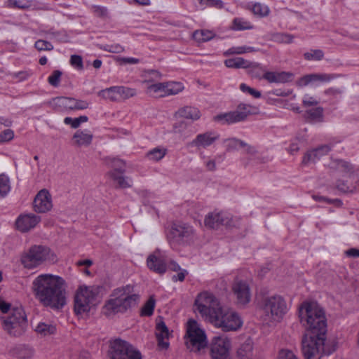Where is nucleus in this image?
Instances as JSON below:
<instances>
[{"instance_id": "f257e3e1", "label": "nucleus", "mask_w": 359, "mask_h": 359, "mask_svg": "<svg viewBox=\"0 0 359 359\" xmlns=\"http://www.w3.org/2000/svg\"><path fill=\"white\" fill-rule=\"evenodd\" d=\"M36 299L44 306L59 310L67 304L65 280L60 276L41 274L32 283Z\"/></svg>"}, {"instance_id": "f03ea898", "label": "nucleus", "mask_w": 359, "mask_h": 359, "mask_svg": "<svg viewBox=\"0 0 359 359\" xmlns=\"http://www.w3.org/2000/svg\"><path fill=\"white\" fill-rule=\"evenodd\" d=\"M299 317L307 334L326 335L327 319L323 309L316 302H304L299 307Z\"/></svg>"}, {"instance_id": "7ed1b4c3", "label": "nucleus", "mask_w": 359, "mask_h": 359, "mask_svg": "<svg viewBox=\"0 0 359 359\" xmlns=\"http://www.w3.org/2000/svg\"><path fill=\"white\" fill-rule=\"evenodd\" d=\"M133 287L128 285L114 290L111 298L106 302L104 308L110 313H124L136 306L139 296L133 294Z\"/></svg>"}, {"instance_id": "20e7f679", "label": "nucleus", "mask_w": 359, "mask_h": 359, "mask_svg": "<svg viewBox=\"0 0 359 359\" xmlns=\"http://www.w3.org/2000/svg\"><path fill=\"white\" fill-rule=\"evenodd\" d=\"M260 309L261 318L269 324L280 322L287 311V305L283 297L274 294L262 299Z\"/></svg>"}, {"instance_id": "39448f33", "label": "nucleus", "mask_w": 359, "mask_h": 359, "mask_svg": "<svg viewBox=\"0 0 359 359\" xmlns=\"http://www.w3.org/2000/svg\"><path fill=\"white\" fill-rule=\"evenodd\" d=\"M326 335L306 333L302 340V352L305 359H320L322 355H330L335 347H328L325 344Z\"/></svg>"}, {"instance_id": "423d86ee", "label": "nucleus", "mask_w": 359, "mask_h": 359, "mask_svg": "<svg viewBox=\"0 0 359 359\" xmlns=\"http://www.w3.org/2000/svg\"><path fill=\"white\" fill-rule=\"evenodd\" d=\"M102 287L100 286H80L75 292L74 299V311L75 313L82 315L90 312L92 306L99 295Z\"/></svg>"}, {"instance_id": "0eeeda50", "label": "nucleus", "mask_w": 359, "mask_h": 359, "mask_svg": "<svg viewBox=\"0 0 359 359\" xmlns=\"http://www.w3.org/2000/svg\"><path fill=\"white\" fill-rule=\"evenodd\" d=\"M194 306L201 317L209 323L222 306L219 299L212 293L208 291L202 292L197 295Z\"/></svg>"}, {"instance_id": "6e6552de", "label": "nucleus", "mask_w": 359, "mask_h": 359, "mask_svg": "<svg viewBox=\"0 0 359 359\" xmlns=\"http://www.w3.org/2000/svg\"><path fill=\"white\" fill-rule=\"evenodd\" d=\"M55 256L50 249L42 245H34L25 252L21 257V262L27 269H34L46 261H54Z\"/></svg>"}, {"instance_id": "1a4fd4ad", "label": "nucleus", "mask_w": 359, "mask_h": 359, "mask_svg": "<svg viewBox=\"0 0 359 359\" xmlns=\"http://www.w3.org/2000/svg\"><path fill=\"white\" fill-rule=\"evenodd\" d=\"M109 359H142L141 352L128 341L116 338L109 342Z\"/></svg>"}, {"instance_id": "9d476101", "label": "nucleus", "mask_w": 359, "mask_h": 359, "mask_svg": "<svg viewBox=\"0 0 359 359\" xmlns=\"http://www.w3.org/2000/svg\"><path fill=\"white\" fill-rule=\"evenodd\" d=\"M210 323L224 332L236 331L243 325L241 318L237 312L223 306Z\"/></svg>"}, {"instance_id": "9b49d317", "label": "nucleus", "mask_w": 359, "mask_h": 359, "mask_svg": "<svg viewBox=\"0 0 359 359\" xmlns=\"http://www.w3.org/2000/svg\"><path fill=\"white\" fill-rule=\"evenodd\" d=\"M187 348L191 351L201 354L207 348L208 341L203 330L199 327L198 323L190 319L187 327Z\"/></svg>"}, {"instance_id": "f8f14e48", "label": "nucleus", "mask_w": 359, "mask_h": 359, "mask_svg": "<svg viewBox=\"0 0 359 359\" xmlns=\"http://www.w3.org/2000/svg\"><path fill=\"white\" fill-rule=\"evenodd\" d=\"M194 233V229L189 224L175 222L167 232V238L171 245H184L193 239Z\"/></svg>"}, {"instance_id": "ddd939ff", "label": "nucleus", "mask_w": 359, "mask_h": 359, "mask_svg": "<svg viewBox=\"0 0 359 359\" xmlns=\"http://www.w3.org/2000/svg\"><path fill=\"white\" fill-rule=\"evenodd\" d=\"M258 113V109L250 104L241 103L238 105L236 110L219 114L214 116L215 121L222 122V124H232L245 121L250 114Z\"/></svg>"}, {"instance_id": "4468645a", "label": "nucleus", "mask_w": 359, "mask_h": 359, "mask_svg": "<svg viewBox=\"0 0 359 359\" xmlns=\"http://www.w3.org/2000/svg\"><path fill=\"white\" fill-rule=\"evenodd\" d=\"M231 341L226 337H214L210 344L211 359H231Z\"/></svg>"}, {"instance_id": "2eb2a0df", "label": "nucleus", "mask_w": 359, "mask_h": 359, "mask_svg": "<svg viewBox=\"0 0 359 359\" xmlns=\"http://www.w3.org/2000/svg\"><path fill=\"white\" fill-rule=\"evenodd\" d=\"M51 104L55 111H62L64 109L79 110L85 109L88 107L89 104L81 100H76L68 97H57L52 100Z\"/></svg>"}, {"instance_id": "dca6fc26", "label": "nucleus", "mask_w": 359, "mask_h": 359, "mask_svg": "<svg viewBox=\"0 0 359 359\" xmlns=\"http://www.w3.org/2000/svg\"><path fill=\"white\" fill-rule=\"evenodd\" d=\"M33 205L34 211L39 213H45L50 210L53 203L50 192L46 189L39 191L34 199Z\"/></svg>"}, {"instance_id": "f3484780", "label": "nucleus", "mask_w": 359, "mask_h": 359, "mask_svg": "<svg viewBox=\"0 0 359 359\" xmlns=\"http://www.w3.org/2000/svg\"><path fill=\"white\" fill-rule=\"evenodd\" d=\"M232 290L236 297L238 304L245 305L250 302V288L247 282L243 280L235 281L232 286Z\"/></svg>"}, {"instance_id": "a211bd4d", "label": "nucleus", "mask_w": 359, "mask_h": 359, "mask_svg": "<svg viewBox=\"0 0 359 359\" xmlns=\"http://www.w3.org/2000/svg\"><path fill=\"white\" fill-rule=\"evenodd\" d=\"M41 222V217L32 213L20 215L15 221L18 231L26 233L34 229Z\"/></svg>"}, {"instance_id": "6ab92c4d", "label": "nucleus", "mask_w": 359, "mask_h": 359, "mask_svg": "<svg viewBox=\"0 0 359 359\" xmlns=\"http://www.w3.org/2000/svg\"><path fill=\"white\" fill-rule=\"evenodd\" d=\"M161 252L156 250L154 254L147 257V264L149 269L157 273L163 274L167 269V264L165 260L161 257Z\"/></svg>"}, {"instance_id": "aec40b11", "label": "nucleus", "mask_w": 359, "mask_h": 359, "mask_svg": "<svg viewBox=\"0 0 359 359\" xmlns=\"http://www.w3.org/2000/svg\"><path fill=\"white\" fill-rule=\"evenodd\" d=\"M331 145L323 144L307 151L303 157L302 164L306 165L309 163H316L321 157L327 155L331 151Z\"/></svg>"}, {"instance_id": "412c9836", "label": "nucleus", "mask_w": 359, "mask_h": 359, "mask_svg": "<svg viewBox=\"0 0 359 359\" xmlns=\"http://www.w3.org/2000/svg\"><path fill=\"white\" fill-rule=\"evenodd\" d=\"M218 138L219 136L215 135L214 133L207 132L205 133L198 134L196 138L189 143V145L200 149L201 148H205L210 146Z\"/></svg>"}, {"instance_id": "4be33fe9", "label": "nucleus", "mask_w": 359, "mask_h": 359, "mask_svg": "<svg viewBox=\"0 0 359 359\" xmlns=\"http://www.w3.org/2000/svg\"><path fill=\"white\" fill-rule=\"evenodd\" d=\"M155 334L158 346L167 349L169 347V343L165 340L168 339L170 332L164 321L160 320L156 323Z\"/></svg>"}, {"instance_id": "5701e85b", "label": "nucleus", "mask_w": 359, "mask_h": 359, "mask_svg": "<svg viewBox=\"0 0 359 359\" xmlns=\"http://www.w3.org/2000/svg\"><path fill=\"white\" fill-rule=\"evenodd\" d=\"M205 225L210 229H217L221 225H228L229 219L222 213L210 212L205 218Z\"/></svg>"}, {"instance_id": "b1692460", "label": "nucleus", "mask_w": 359, "mask_h": 359, "mask_svg": "<svg viewBox=\"0 0 359 359\" xmlns=\"http://www.w3.org/2000/svg\"><path fill=\"white\" fill-rule=\"evenodd\" d=\"M262 77L269 83H287L292 79L293 74L286 72H267L266 70Z\"/></svg>"}, {"instance_id": "393cba45", "label": "nucleus", "mask_w": 359, "mask_h": 359, "mask_svg": "<svg viewBox=\"0 0 359 359\" xmlns=\"http://www.w3.org/2000/svg\"><path fill=\"white\" fill-rule=\"evenodd\" d=\"M3 327L4 330L6 331L9 335L18 337L25 332L27 327V320L25 319L24 322L20 320L18 322V323L9 322L8 325H5Z\"/></svg>"}, {"instance_id": "a878e982", "label": "nucleus", "mask_w": 359, "mask_h": 359, "mask_svg": "<svg viewBox=\"0 0 359 359\" xmlns=\"http://www.w3.org/2000/svg\"><path fill=\"white\" fill-rule=\"evenodd\" d=\"M124 173H116L114 172H108L107 175L115 183V187L116 189H126L131 187L130 183L131 180L123 175Z\"/></svg>"}, {"instance_id": "bb28decb", "label": "nucleus", "mask_w": 359, "mask_h": 359, "mask_svg": "<svg viewBox=\"0 0 359 359\" xmlns=\"http://www.w3.org/2000/svg\"><path fill=\"white\" fill-rule=\"evenodd\" d=\"M25 319H27L25 312L21 307L13 309L11 314L6 317L1 318L3 326L8 325L9 322L15 323H18V322H20V320L24 322V320Z\"/></svg>"}, {"instance_id": "cd10ccee", "label": "nucleus", "mask_w": 359, "mask_h": 359, "mask_svg": "<svg viewBox=\"0 0 359 359\" xmlns=\"http://www.w3.org/2000/svg\"><path fill=\"white\" fill-rule=\"evenodd\" d=\"M180 117L196 121L200 118L201 112L199 109L194 107L186 106L180 108L177 111Z\"/></svg>"}, {"instance_id": "c85d7f7f", "label": "nucleus", "mask_w": 359, "mask_h": 359, "mask_svg": "<svg viewBox=\"0 0 359 359\" xmlns=\"http://www.w3.org/2000/svg\"><path fill=\"white\" fill-rule=\"evenodd\" d=\"M305 120L310 123L322 122L323 119V109L318 107L309 109L304 114Z\"/></svg>"}, {"instance_id": "c756f323", "label": "nucleus", "mask_w": 359, "mask_h": 359, "mask_svg": "<svg viewBox=\"0 0 359 359\" xmlns=\"http://www.w3.org/2000/svg\"><path fill=\"white\" fill-rule=\"evenodd\" d=\"M74 144L77 147L88 146L93 140L91 134L84 133L83 131L77 130L73 135Z\"/></svg>"}, {"instance_id": "7c9ffc66", "label": "nucleus", "mask_w": 359, "mask_h": 359, "mask_svg": "<svg viewBox=\"0 0 359 359\" xmlns=\"http://www.w3.org/2000/svg\"><path fill=\"white\" fill-rule=\"evenodd\" d=\"M106 163L111 168L109 172H114L116 173L126 172V162L118 158H108L106 159Z\"/></svg>"}, {"instance_id": "2f4dec72", "label": "nucleus", "mask_w": 359, "mask_h": 359, "mask_svg": "<svg viewBox=\"0 0 359 359\" xmlns=\"http://www.w3.org/2000/svg\"><path fill=\"white\" fill-rule=\"evenodd\" d=\"M192 36L198 43H203L214 39L216 34L210 30L200 29L194 32Z\"/></svg>"}, {"instance_id": "473e14b6", "label": "nucleus", "mask_w": 359, "mask_h": 359, "mask_svg": "<svg viewBox=\"0 0 359 359\" xmlns=\"http://www.w3.org/2000/svg\"><path fill=\"white\" fill-rule=\"evenodd\" d=\"M252 342L248 339L244 342L237 351V356L239 359H248L252 356Z\"/></svg>"}, {"instance_id": "72a5a7b5", "label": "nucleus", "mask_w": 359, "mask_h": 359, "mask_svg": "<svg viewBox=\"0 0 359 359\" xmlns=\"http://www.w3.org/2000/svg\"><path fill=\"white\" fill-rule=\"evenodd\" d=\"M99 95L111 102H120L118 86H113L99 92Z\"/></svg>"}, {"instance_id": "f704fd0d", "label": "nucleus", "mask_w": 359, "mask_h": 359, "mask_svg": "<svg viewBox=\"0 0 359 359\" xmlns=\"http://www.w3.org/2000/svg\"><path fill=\"white\" fill-rule=\"evenodd\" d=\"M34 330L41 336L46 337L55 334L56 327L53 324L41 322L36 326Z\"/></svg>"}, {"instance_id": "c9c22d12", "label": "nucleus", "mask_w": 359, "mask_h": 359, "mask_svg": "<svg viewBox=\"0 0 359 359\" xmlns=\"http://www.w3.org/2000/svg\"><path fill=\"white\" fill-rule=\"evenodd\" d=\"M330 166L331 168L336 169L346 173L352 172L353 169L349 163L339 159L332 161Z\"/></svg>"}, {"instance_id": "e433bc0d", "label": "nucleus", "mask_w": 359, "mask_h": 359, "mask_svg": "<svg viewBox=\"0 0 359 359\" xmlns=\"http://www.w3.org/2000/svg\"><path fill=\"white\" fill-rule=\"evenodd\" d=\"M266 72L265 67H262L259 63L252 62L249 68L248 74L252 77L258 79H263L262 76Z\"/></svg>"}, {"instance_id": "4c0bfd02", "label": "nucleus", "mask_w": 359, "mask_h": 359, "mask_svg": "<svg viewBox=\"0 0 359 359\" xmlns=\"http://www.w3.org/2000/svg\"><path fill=\"white\" fill-rule=\"evenodd\" d=\"M270 39L277 43H291L294 36L285 33H272L270 34Z\"/></svg>"}, {"instance_id": "58836bf2", "label": "nucleus", "mask_w": 359, "mask_h": 359, "mask_svg": "<svg viewBox=\"0 0 359 359\" xmlns=\"http://www.w3.org/2000/svg\"><path fill=\"white\" fill-rule=\"evenodd\" d=\"M184 86L180 82H166L165 95H176L182 91Z\"/></svg>"}, {"instance_id": "ea45409f", "label": "nucleus", "mask_w": 359, "mask_h": 359, "mask_svg": "<svg viewBox=\"0 0 359 359\" xmlns=\"http://www.w3.org/2000/svg\"><path fill=\"white\" fill-rule=\"evenodd\" d=\"M119 100H125L137 95V90L135 88L126 86H118Z\"/></svg>"}, {"instance_id": "a19ab883", "label": "nucleus", "mask_w": 359, "mask_h": 359, "mask_svg": "<svg viewBox=\"0 0 359 359\" xmlns=\"http://www.w3.org/2000/svg\"><path fill=\"white\" fill-rule=\"evenodd\" d=\"M167 150L163 148H154L147 152V156L150 159L155 161H160L166 154Z\"/></svg>"}, {"instance_id": "79ce46f5", "label": "nucleus", "mask_w": 359, "mask_h": 359, "mask_svg": "<svg viewBox=\"0 0 359 359\" xmlns=\"http://www.w3.org/2000/svg\"><path fill=\"white\" fill-rule=\"evenodd\" d=\"M324 52L320 49L311 50L310 52L304 53V57L306 60L320 61L324 57Z\"/></svg>"}, {"instance_id": "37998d69", "label": "nucleus", "mask_w": 359, "mask_h": 359, "mask_svg": "<svg viewBox=\"0 0 359 359\" xmlns=\"http://www.w3.org/2000/svg\"><path fill=\"white\" fill-rule=\"evenodd\" d=\"M155 307V299L151 297L141 309V316H150L153 314Z\"/></svg>"}, {"instance_id": "c03bdc74", "label": "nucleus", "mask_w": 359, "mask_h": 359, "mask_svg": "<svg viewBox=\"0 0 359 359\" xmlns=\"http://www.w3.org/2000/svg\"><path fill=\"white\" fill-rule=\"evenodd\" d=\"M252 28L253 26L251 23L243 18H235L233 20V29L235 30L252 29Z\"/></svg>"}, {"instance_id": "a18cd8bd", "label": "nucleus", "mask_w": 359, "mask_h": 359, "mask_svg": "<svg viewBox=\"0 0 359 359\" xmlns=\"http://www.w3.org/2000/svg\"><path fill=\"white\" fill-rule=\"evenodd\" d=\"M88 118L86 116H81L78 118H72L71 117H66L64 119V123L67 125H70L73 128L79 127L81 123L87 122Z\"/></svg>"}, {"instance_id": "49530a36", "label": "nucleus", "mask_w": 359, "mask_h": 359, "mask_svg": "<svg viewBox=\"0 0 359 359\" xmlns=\"http://www.w3.org/2000/svg\"><path fill=\"white\" fill-rule=\"evenodd\" d=\"M255 50L252 47H245V46H241V47H232L225 51L224 53V55L225 56L229 55H234V54H243L245 53H250V52H254Z\"/></svg>"}, {"instance_id": "de8ad7c7", "label": "nucleus", "mask_w": 359, "mask_h": 359, "mask_svg": "<svg viewBox=\"0 0 359 359\" xmlns=\"http://www.w3.org/2000/svg\"><path fill=\"white\" fill-rule=\"evenodd\" d=\"M252 11L255 15L259 17H265L267 16L269 13V9L268 6L259 3H256L254 4L252 8Z\"/></svg>"}, {"instance_id": "09e8293b", "label": "nucleus", "mask_w": 359, "mask_h": 359, "mask_svg": "<svg viewBox=\"0 0 359 359\" xmlns=\"http://www.w3.org/2000/svg\"><path fill=\"white\" fill-rule=\"evenodd\" d=\"M226 151H231L232 150L238 149V147H245L246 145V142L241 140H238L236 138H231L226 140Z\"/></svg>"}, {"instance_id": "8fccbe9b", "label": "nucleus", "mask_w": 359, "mask_h": 359, "mask_svg": "<svg viewBox=\"0 0 359 359\" xmlns=\"http://www.w3.org/2000/svg\"><path fill=\"white\" fill-rule=\"evenodd\" d=\"M10 191L9 179L4 175H0V197H4Z\"/></svg>"}, {"instance_id": "3c124183", "label": "nucleus", "mask_w": 359, "mask_h": 359, "mask_svg": "<svg viewBox=\"0 0 359 359\" xmlns=\"http://www.w3.org/2000/svg\"><path fill=\"white\" fill-rule=\"evenodd\" d=\"M62 74L61 71L54 70L52 74L48 78L49 84L53 87H57L60 85Z\"/></svg>"}, {"instance_id": "603ef678", "label": "nucleus", "mask_w": 359, "mask_h": 359, "mask_svg": "<svg viewBox=\"0 0 359 359\" xmlns=\"http://www.w3.org/2000/svg\"><path fill=\"white\" fill-rule=\"evenodd\" d=\"M70 64L78 70L83 69V59L81 55H72L70 57Z\"/></svg>"}, {"instance_id": "864d4df0", "label": "nucleus", "mask_w": 359, "mask_h": 359, "mask_svg": "<svg viewBox=\"0 0 359 359\" xmlns=\"http://www.w3.org/2000/svg\"><path fill=\"white\" fill-rule=\"evenodd\" d=\"M34 47L39 51L52 50L53 46L47 41L39 39L35 42Z\"/></svg>"}, {"instance_id": "5fc2aeb1", "label": "nucleus", "mask_w": 359, "mask_h": 359, "mask_svg": "<svg viewBox=\"0 0 359 359\" xmlns=\"http://www.w3.org/2000/svg\"><path fill=\"white\" fill-rule=\"evenodd\" d=\"M201 6L215 7L217 8H222L224 6V4L221 0H198Z\"/></svg>"}, {"instance_id": "6e6d98bb", "label": "nucleus", "mask_w": 359, "mask_h": 359, "mask_svg": "<svg viewBox=\"0 0 359 359\" xmlns=\"http://www.w3.org/2000/svg\"><path fill=\"white\" fill-rule=\"evenodd\" d=\"M165 84H166V82L151 84L148 87V90H149V92H152L154 93L162 92V93H163V94L161 95V96H165Z\"/></svg>"}, {"instance_id": "4d7b16f0", "label": "nucleus", "mask_w": 359, "mask_h": 359, "mask_svg": "<svg viewBox=\"0 0 359 359\" xmlns=\"http://www.w3.org/2000/svg\"><path fill=\"white\" fill-rule=\"evenodd\" d=\"M240 89L243 92L248 93L249 94H250L255 98H259L261 97V93L259 91L250 88V86H247L245 83H241L240 86Z\"/></svg>"}, {"instance_id": "13d9d810", "label": "nucleus", "mask_w": 359, "mask_h": 359, "mask_svg": "<svg viewBox=\"0 0 359 359\" xmlns=\"http://www.w3.org/2000/svg\"><path fill=\"white\" fill-rule=\"evenodd\" d=\"M13 137V131L11 129H6L0 133V143L10 141Z\"/></svg>"}, {"instance_id": "bf43d9fd", "label": "nucleus", "mask_w": 359, "mask_h": 359, "mask_svg": "<svg viewBox=\"0 0 359 359\" xmlns=\"http://www.w3.org/2000/svg\"><path fill=\"white\" fill-rule=\"evenodd\" d=\"M313 81H318V74H308L303 76L299 81V85L306 86Z\"/></svg>"}, {"instance_id": "052dcab7", "label": "nucleus", "mask_w": 359, "mask_h": 359, "mask_svg": "<svg viewBox=\"0 0 359 359\" xmlns=\"http://www.w3.org/2000/svg\"><path fill=\"white\" fill-rule=\"evenodd\" d=\"M32 73L29 71H20L18 72H15L12 74V77L15 79H18V81H22L27 79Z\"/></svg>"}, {"instance_id": "680f3d73", "label": "nucleus", "mask_w": 359, "mask_h": 359, "mask_svg": "<svg viewBox=\"0 0 359 359\" xmlns=\"http://www.w3.org/2000/svg\"><path fill=\"white\" fill-rule=\"evenodd\" d=\"M94 13L97 16L102 18H108V11L106 7L95 6H94Z\"/></svg>"}, {"instance_id": "e2e57ef3", "label": "nucleus", "mask_w": 359, "mask_h": 359, "mask_svg": "<svg viewBox=\"0 0 359 359\" xmlns=\"http://www.w3.org/2000/svg\"><path fill=\"white\" fill-rule=\"evenodd\" d=\"M8 2L13 7L21 9H25L29 6L28 3L24 2L22 0H8Z\"/></svg>"}, {"instance_id": "0e129e2a", "label": "nucleus", "mask_w": 359, "mask_h": 359, "mask_svg": "<svg viewBox=\"0 0 359 359\" xmlns=\"http://www.w3.org/2000/svg\"><path fill=\"white\" fill-rule=\"evenodd\" d=\"M180 272L177 275H174L172 277V280L174 282L180 281L182 282L184 280V278L187 275H188V271L185 269L179 271Z\"/></svg>"}, {"instance_id": "69168bd1", "label": "nucleus", "mask_w": 359, "mask_h": 359, "mask_svg": "<svg viewBox=\"0 0 359 359\" xmlns=\"http://www.w3.org/2000/svg\"><path fill=\"white\" fill-rule=\"evenodd\" d=\"M238 69H249L251 67L252 62L248 61L243 57H237Z\"/></svg>"}, {"instance_id": "338daca9", "label": "nucleus", "mask_w": 359, "mask_h": 359, "mask_svg": "<svg viewBox=\"0 0 359 359\" xmlns=\"http://www.w3.org/2000/svg\"><path fill=\"white\" fill-rule=\"evenodd\" d=\"M224 65H226V67H227L228 68H235V69H238V61H237V57L236 58H231V59H227L224 61Z\"/></svg>"}, {"instance_id": "774afa93", "label": "nucleus", "mask_w": 359, "mask_h": 359, "mask_svg": "<svg viewBox=\"0 0 359 359\" xmlns=\"http://www.w3.org/2000/svg\"><path fill=\"white\" fill-rule=\"evenodd\" d=\"M337 189L344 193H346L349 191V187L346 183L344 181L339 180L337 182Z\"/></svg>"}]
</instances>
